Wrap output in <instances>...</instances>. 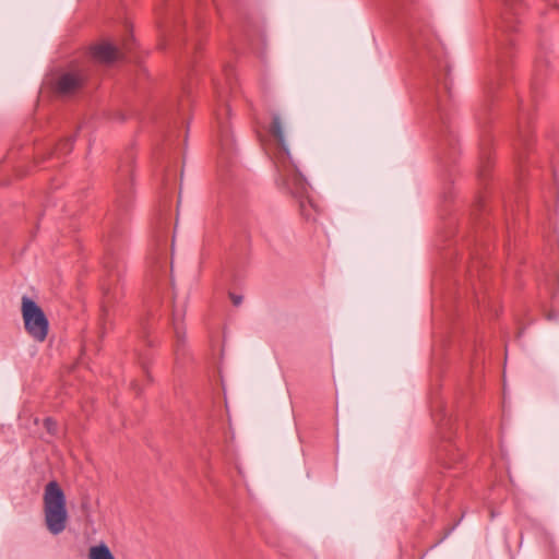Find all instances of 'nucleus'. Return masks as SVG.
Instances as JSON below:
<instances>
[{
    "mask_svg": "<svg viewBox=\"0 0 559 559\" xmlns=\"http://www.w3.org/2000/svg\"><path fill=\"white\" fill-rule=\"evenodd\" d=\"M270 117L267 131L277 145L274 159L276 183L298 200L300 215L305 221L316 222L321 209L309 194L310 185L301 170L300 159L290 152L288 119L277 110L271 111Z\"/></svg>",
    "mask_w": 559,
    "mask_h": 559,
    "instance_id": "1",
    "label": "nucleus"
},
{
    "mask_svg": "<svg viewBox=\"0 0 559 559\" xmlns=\"http://www.w3.org/2000/svg\"><path fill=\"white\" fill-rule=\"evenodd\" d=\"M44 515L48 532L52 535L61 534L68 523L66 495L56 480L49 481L44 490Z\"/></svg>",
    "mask_w": 559,
    "mask_h": 559,
    "instance_id": "2",
    "label": "nucleus"
},
{
    "mask_svg": "<svg viewBox=\"0 0 559 559\" xmlns=\"http://www.w3.org/2000/svg\"><path fill=\"white\" fill-rule=\"evenodd\" d=\"M22 317L27 334L36 342L43 343L48 335L49 321L43 309L31 298H22Z\"/></svg>",
    "mask_w": 559,
    "mask_h": 559,
    "instance_id": "3",
    "label": "nucleus"
},
{
    "mask_svg": "<svg viewBox=\"0 0 559 559\" xmlns=\"http://www.w3.org/2000/svg\"><path fill=\"white\" fill-rule=\"evenodd\" d=\"M88 79L85 69H73L60 74L55 83V90L59 95L69 96L84 86Z\"/></svg>",
    "mask_w": 559,
    "mask_h": 559,
    "instance_id": "4",
    "label": "nucleus"
},
{
    "mask_svg": "<svg viewBox=\"0 0 559 559\" xmlns=\"http://www.w3.org/2000/svg\"><path fill=\"white\" fill-rule=\"evenodd\" d=\"M114 257H106L104 260V267L108 272V283L103 284L104 305L109 306L112 301L119 300L123 293L122 287L119 286L120 271L116 264Z\"/></svg>",
    "mask_w": 559,
    "mask_h": 559,
    "instance_id": "5",
    "label": "nucleus"
},
{
    "mask_svg": "<svg viewBox=\"0 0 559 559\" xmlns=\"http://www.w3.org/2000/svg\"><path fill=\"white\" fill-rule=\"evenodd\" d=\"M90 53L99 63H110L120 57L119 49L110 43H102L91 47Z\"/></svg>",
    "mask_w": 559,
    "mask_h": 559,
    "instance_id": "6",
    "label": "nucleus"
},
{
    "mask_svg": "<svg viewBox=\"0 0 559 559\" xmlns=\"http://www.w3.org/2000/svg\"><path fill=\"white\" fill-rule=\"evenodd\" d=\"M438 457L444 467L450 468V462H456L460 454L454 453L452 444H444L438 450Z\"/></svg>",
    "mask_w": 559,
    "mask_h": 559,
    "instance_id": "7",
    "label": "nucleus"
},
{
    "mask_svg": "<svg viewBox=\"0 0 559 559\" xmlns=\"http://www.w3.org/2000/svg\"><path fill=\"white\" fill-rule=\"evenodd\" d=\"M182 318H183V313L182 312L179 313L177 310H175L174 317H173V328H174V332H175V335L177 338L176 352H178L179 345L185 340V329L182 325Z\"/></svg>",
    "mask_w": 559,
    "mask_h": 559,
    "instance_id": "8",
    "label": "nucleus"
},
{
    "mask_svg": "<svg viewBox=\"0 0 559 559\" xmlns=\"http://www.w3.org/2000/svg\"><path fill=\"white\" fill-rule=\"evenodd\" d=\"M88 556L90 559H115L109 547L105 544L91 547Z\"/></svg>",
    "mask_w": 559,
    "mask_h": 559,
    "instance_id": "9",
    "label": "nucleus"
},
{
    "mask_svg": "<svg viewBox=\"0 0 559 559\" xmlns=\"http://www.w3.org/2000/svg\"><path fill=\"white\" fill-rule=\"evenodd\" d=\"M72 148H73V139L72 138H68V139L62 140L56 146L55 154H57V155H66V154L70 153L72 151Z\"/></svg>",
    "mask_w": 559,
    "mask_h": 559,
    "instance_id": "10",
    "label": "nucleus"
},
{
    "mask_svg": "<svg viewBox=\"0 0 559 559\" xmlns=\"http://www.w3.org/2000/svg\"><path fill=\"white\" fill-rule=\"evenodd\" d=\"M45 428L49 432H55L56 430V421L52 418H46L44 421Z\"/></svg>",
    "mask_w": 559,
    "mask_h": 559,
    "instance_id": "11",
    "label": "nucleus"
},
{
    "mask_svg": "<svg viewBox=\"0 0 559 559\" xmlns=\"http://www.w3.org/2000/svg\"><path fill=\"white\" fill-rule=\"evenodd\" d=\"M229 298H230L231 302L234 304V306H236V307L240 306L242 302V296L237 295L235 293H230Z\"/></svg>",
    "mask_w": 559,
    "mask_h": 559,
    "instance_id": "12",
    "label": "nucleus"
},
{
    "mask_svg": "<svg viewBox=\"0 0 559 559\" xmlns=\"http://www.w3.org/2000/svg\"><path fill=\"white\" fill-rule=\"evenodd\" d=\"M519 142H520L521 145L528 146L530 143H531V138H530V135L527 133L520 134Z\"/></svg>",
    "mask_w": 559,
    "mask_h": 559,
    "instance_id": "13",
    "label": "nucleus"
}]
</instances>
